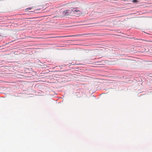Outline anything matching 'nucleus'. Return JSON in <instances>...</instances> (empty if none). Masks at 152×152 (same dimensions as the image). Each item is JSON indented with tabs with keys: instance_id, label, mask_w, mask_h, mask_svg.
<instances>
[{
	"instance_id": "nucleus-3",
	"label": "nucleus",
	"mask_w": 152,
	"mask_h": 152,
	"mask_svg": "<svg viewBox=\"0 0 152 152\" xmlns=\"http://www.w3.org/2000/svg\"><path fill=\"white\" fill-rule=\"evenodd\" d=\"M138 2L137 0H132V2L134 3H136Z\"/></svg>"
},
{
	"instance_id": "nucleus-2",
	"label": "nucleus",
	"mask_w": 152,
	"mask_h": 152,
	"mask_svg": "<svg viewBox=\"0 0 152 152\" xmlns=\"http://www.w3.org/2000/svg\"><path fill=\"white\" fill-rule=\"evenodd\" d=\"M73 11L74 12H78L79 13L81 12L80 10L77 9H74V10H73Z\"/></svg>"
},
{
	"instance_id": "nucleus-1",
	"label": "nucleus",
	"mask_w": 152,
	"mask_h": 152,
	"mask_svg": "<svg viewBox=\"0 0 152 152\" xmlns=\"http://www.w3.org/2000/svg\"><path fill=\"white\" fill-rule=\"evenodd\" d=\"M77 34V35H70V36H58V37H78L79 36H82L85 35H88V34Z\"/></svg>"
}]
</instances>
